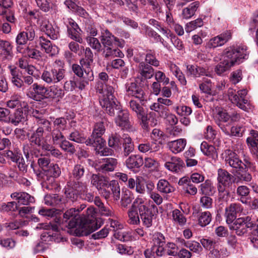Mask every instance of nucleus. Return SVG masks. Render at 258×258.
Listing matches in <instances>:
<instances>
[{
    "label": "nucleus",
    "instance_id": "4",
    "mask_svg": "<svg viewBox=\"0 0 258 258\" xmlns=\"http://www.w3.org/2000/svg\"><path fill=\"white\" fill-rule=\"evenodd\" d=\"M48 88L44 86L34 83L28 89L27 96L34 100L41 101L44 99H48Z\"/></svg>",
    "mask_w": 258,
    "mask_h": 258
},
{
    "label": "nucleus",
    "instance_id": "57",
    "mask_svg": "<svg viewBox=\"0 0 258 258\" xmlns=\"http://www.w3.org/2000/svg\"><path fill=\"white\" fill-rule=\"evenodd\" d=\"M250 135L251 136L247 138V143L255 150H258V132L251 130Z\"/></svg>",
    "mask_w": 258,
    "mask_h": 258
},
{
    "label": "nucleus",
    "instance_id": "12",
    "mask_svg": "<svg viewBox=\"0 0 258 258\" xmlns=\"http://www.w3.org/2000/svg\"><path fill=\"white\" fill-rule=\"evenodd\" d=\"M12 5L11 0H0V15L9 22L15 23L16 19L14 13L10 9Z\"/></svg>",
    "mask_w": 258,
    "mask_h": 258
},
{
    "label": "nucleus",
    "instance_id": "30",
    "mask_svg": "<svg viewBox=\"0 0 258 258\" xmlns=\"http://www.w3.org/2000/svg\"><path fill=\"white\" fill-rule=\"evenodd\" d=\"M143 164L144 160L142 157L138 154L131 155L125 161L126 166L130 169L139 168Z\"/></svg>",
    "mask_w": 258,
    "mask_h": 258
},
{
    "label": "nucleus",
    "instance_id": "15",
    "mask_svg": "<svg viewBox=\"0 0 258 258\" xmlns=\"http://www.w3.org/2000/svg\"><path fill=\"white\" fill-rule=\"evenodd\" d=\"M44 133L41 130L36 129L34 131L29 139L31 146H35L42 149L47 144L44 137Z\"/></svg>",
    "mask_w": 258,
    "mask_h": 258
},
{
    "label": "nucleus",
    "instance_id": "55",
    "mask_svg": "<svg viewBox=\"0 0 258 258\" xmlns=\"http://www.w3.org/2000/svg\"><path fill=\"white\" fill-rule=\"evenodd\" d=\"M250 189L245 185H240L236 189V194L240 197V201L243 204H247V201L244 200V198L249 195Z\"/></svg>",
    "mask_w": 258,
    "mask_h": 258
},
{
    "label": "nucleus",
    "instance_id": "23",
    "mask_svg": "<svg viewBox=\"0 0 258 258\" xmlns=\"http://www.w3.org/2000/svg\"><path fill=\"white\" fill-rule=\"evenodd\" d=\"M233 175L229 173L227 170L220 168L218 170V184L217 185H222L224 187L229 186L232 184V179Z\"/></svg>",
    "mask_w": 258,
    "mask_h": 258
},
{
    "label": "nucleus",
    "instance_id": "62",
    "mask_svg": "<svg viewBox=\"0 0 258 258\" xmlns=\"http://www.w3.org/2000/svg\"><path fill=\"white\" fill-rule=\"evenodd\" d=\"M42 149L49 152V154L54 157L58 159H61L63 157L62 154L58 149L48 143L44 147L43 146Z\"/></svg>",
    "mask_w": 258,
    "mask_h": 258
},
{
    "label": "nucleus",
    "instance_id": "61",
    "mask_svg": "<svg viewBox=\"0 0 258 258\" xmlns=\"http://www.w3.org/2000/svg\"><path fill=\"white\" fill-rule=\"evenodd\" d=\"M80 31L81 30L79 28L78 29H68L69 36L73 40L81 44L83 43V40L81 36Z\"/></svg>",
    "mask_w": 258,
    "mask_h": 258
},
{
    "label": "nucleus",
    "instance_id": "9",
    "mask_svg": "<svg viewBox=\"0 0 258 258\" xmlns=\"http://www.w3.org/2000/svg\"><path fill=\"white\" fill-rule=\"evenodd\" d=\"M144 204V199L137 197L133 202L131 207L129 209L127 214L128 216V223L131 224L138 225L140 223L139 207Z\"/></svg>",
    "mask_w": 258,
    "mask_h": 258
},
{
    "label": "nucleus",
    "instance_id": "53",
    "mask_svg": "<svg viewBox=\"0 0 258 258\" xmlns=\"http://www.w3.org/2000/svg\"><path fill=\"white\" fill-rule=\"evenodd\" d=\"M146 63L154 67L159 66V61L156 58L154 51L151 50L147 51V54L145 58Z\"/></svg>",
    "mask_w": 258,
    "mask_h": 258
},
{
    "label": "nucleus",
    "instance_id": "34",
    "mask_svg": "<svg viewBox=\"0 0 258 258\" xmlns=\"http://www.w3.org/2000/svg\"><path fill=\"white\" fill-rule=\"evenodd\" d=\"M24 119L23 111L21 109H17L14 113L9 114L7 123H11L15 126L18 125Z\"/></svg>",
    "mask_w": 258,
    "mask_h": 258
},
{
    "label": "nucleus",
    "instance_id": "19",
    "mask_svg": "<svg viewBox=\"0 0 258 258\" xmlns=\"http://www.w3.org/2000/svg\"><path fill=\"white\" fill-rule=\"evenodd\" d=\"M109 83H105L104 85L102 84L99 86L98 85L97 90L99 93L102 94V96L100 97V99L112 100L114 99L115 97L113 95L114 90L112 86H110Z\"/></svg>",
    "mask_w": 258,
    "mask_h": 258
},
{
    "label": "nucleus",
    "instance_id": "21",
    "mask_svg": "<svg viewBox=\"0 0 258 258\" xmlns=\"http://www.w3.org/2000/svg\"><path fill=\"white\" fill-rule=\"evenodd\" d=\"M41 29L52 39H56L59 36L58 28L57 27H54L52 24L46 20H44L42 22Z\"/></svg>",
    "mask_w": 258,
    "mask_h": 258
},
{
    "label": "nucleus",
    "instance_id": "56",
    "mask_svg": "<svg viewBox=\"0 0 258 258\" xmlns=\"http://www.w3.org/2000/svg\"><path fill=\"white\" fill-rule=\"evenodd\" d=\"M72 71L78 77L81 78L84 77L86 72L88 70H92L90 67L87 66V68L83 67L82 65L78 64H73L72 66Z\"/></svg>",
    "mask_w": 258,
    "mask_h": 258
},
{
    "label": "nucleus",
    "instance_id": "8",
    "mask_svg": "<svg viewBox=\"0 0 258 258\" xmlns=\"http://www.w3.org/2000/svg\"><path fill=\"white\" fill-rule=\"evenodd\" d=\"M125 89L127 96L138 98L140 101H143L146 99V94L137 80L126 83Z\"/></svg>",
    "mask_w": 258,
    "mask_h": 258
},
{
    "label": "nucleus",
    "instance_id": "63",
    "mask_svg": "<svg viewBox=\"0 0 258 258\" xmlns=\"http://www.w3.org/2000/svg\"><path fill=\"white\" fill-rule=\"evenodd\" d=\"M212 83L211 80L203 78V82L199 84L200 90L205 93L211 94Z\"/></svg>",
    "mask_w": 258,
    "mask_h": 258
},
{
    "label": "nucleus",
    "instance_id": "59",
    "mask_svg": "<svg viewBox=\"0 0 258 258\" xmlns=\"http://www.w3.org/2000/svg\"><path fill=\"white\" fill-rule=\"evenodd\" d=\"M226 187L222 185H217L218 200L219 202H226L228 199L229 192L226 190Z\"/></svg>",
    "mask_w": 258,
    "mask_h": 258
},
{
    "label": "nucleus",
    "instance_id": "14",
    "mask_svg": "<svg viewBox=\"0 0 258 258\" xmlns=\"http://www.w3.org/2000/svg\"><path fill=\"white\" fill-rule=\"evenodd\" d=\"M115 118V123L117 126L122 130H128L132 127V124L129 119V113L126 110H119L117 112Z\"/></svg>",
    "mask_w": 258,
    "mask_h": 258
},
{
    "label": "nucleus",
    "instance_id": "3",
    "mask_svg": "<svg viewBox=\"0 0 258 258\" xmlns=\"http://www.w3.org/2000/svg\"><path fill=\"white\" fill-rule=\"evenodd\" d=\"M229 225V229L234 231L237 235L242 236L247 233L248 228H253L255 224L251 221V218L247 216L237 218Z\"/></svg>",
    "mask_w": 258,
    "mask_h": 258
},
{
    "label": "nucleus",
    "instance_id": "42",
    "mask_svg": "<svg viewBox=\"0 0 258 258\" xmlns=\"http://www.w3.org/2000/svg\"><path fill=\"white\" fill-rule=\"evenodd\" d=\"M86 72L84 77H81L82 80L77 83V87L81 90L84 89L85 87L89 84V82L93 81L94 75L92 70H88Z\"/></svg>",
    "mask_w": 258,
    "mask_h": 258
},
{
    "label": "nucleus",
    "instance_id": "22",
    "mask_svg": "<svg viewBox=\"0 0 258 258\" xmlns=\"http://www.w3.org/2000/svg\"><path fill=\"white\" fill-rule=\"evenodd\" d=\"M104 162L101 163L97 168V171L102 173L113 171L117 164V160L113 158H108L103 159Z\"/></svg>",
    "mask_w": 258,
    "mask_h": 258
},
{
    "label": "nucleus",
    "instance_id": "54",
    "mask_svg": "<svg viewBox=\"0 0 258 258\" xmlns=\"http://www.w3.org/2000/svg\"><path fill=\"white\" fill-rule=\"evenodd\" d=\"M108 146L116 150L120 147L121 145L120 136L116 133L111 134L108 141Z\"/></svg>",
    "mask_w": 258,
    "mask_h": 258
},
{
    "label": "nucleus",
    "instance_id": "1",
    "mask_svg": "<svg viewBox=\"0 0 258 258\" xmlns=\"http://www.w3.org/2000/svg\"><path fill=\"white\" fill-rule=\"evenodd\" d=\"M37 164L41 169H34L38 180L41 182L43 186L49 188V185L53 183L54 178L60 175V168L57 164L51 163L48 157L42 155L38 158Z\"/></svg>",
    "mask_w": 258,
    "mask_h": 258
},
{
    "label": "nucleus",
    "instance_id": "33",
    "mask_svg": "<svg viewBox=\"0 0 258 258\" xmlns=\"http://www.w3.org/2000/svg\"><path fill=\"white\" fill-rule=\"evenodd\" d=\"M200 192L201 195L211 196L216 192V189L211 180L207 179L199 186Z\"/></svg>",
    "mask_w": 258,
    "mask_h": 258
},
{
    "label": "nucleus",
    "instance_id": "45",
    "mask_svg": "<svg viewBox=\"0 0 258 258\" xmlns=\"http://www.w3.org/2000/svg\"><path fill=\"white\" fill-rule=\"evenodd\" d=\"M93 54L90 48L87 47L85 50V57L80 60V63L83 67L87 68L90 67L93 61Z\"/></svg>",
    "mask_w": 258,
    "mask_h": 258
},
{
    "label": "nucleus",
    "instance_id": "2",
    "mask_svg": "<svg viewBox=\"0 0 258 258\" xmlns=\"http://www.w3.org/2000/svg\"><path fill=\"white\" fill-rule=\"evenodd\" d=\"M248 54L246 46L233 45L224 49L222 58L232 67L236 64H239L241 62V59H247Z\"/></svg>",
    "mask_w": 258,
    "mask_h": 258
},
{
    "label": "nucleus",
    "instance_id": "32",
    "mask_svg": "<svg viewBox=\"0 0 258 258\" xmlns=\"http://www.w3.org/2000/svg\"><path fill=\"white\" fill-rule=\"evenodd\" d=\"M186 144V141L184 139H180L173 141L169 142L167 145L170 150L174 154L182 152Z\"/></svg>",
    "mask_w": 258,
    "mask_h": 258
},
{
    "label": "nucleus",
    "instance_id": "38",
    "mask_svg": "<svg viewBox=\"0 0 258 258\" xmlns=\"http://www.w3.org/2000/svg\"><path fill=\"white\" fill-rule=\"evenodd\" d=\"M0 48L2 50V55L3 56V59L4 60H10L13 57V46L12 43L7 40Z\"/></svg>",
    "mask_w": 258,
    "mask_h": 258
},
{
    "label": "nucleus",
    "instance_id": "58",
    "mask_svg": "<svg viewBox=\"0 0 258 258\" xmlns=\"http://www.w3.org/2000/svg\"><path fill=\"white\" fill-rule=\"evenodd\" d=\"M203 25V20L201 18H198L195 21L187 23L185 25V30L187 33H189L197 28L202 27Z\"/></svg>",
    "mask_w": 258,
    "mask_h": 258
},
{
    "label": "nucleus",
    "instance_id": "5",
    "mask_svg": "<svg viewBox=\"0 0 258 258\" xmlns=\"http://www.w3.org/2000/svg\"><path fill=\"white\" fill-rule=\"evenodd\" d=\"M35 36V28L31 25L26 27L25 31L20 32L16 38L17 51L21 52L20 46L26 44L28 41H32Z\"/></svg>",
    "mask_w": 258,
    "mask_h": 258
},
{
    "label": "nucleus",
    "instance_id": "51",
    "mask_svg": "<svg viewBox=\"0 0 258 258\" xmlns=\"http://www.w3.org/2000/svg\"><path fill=\"white\" fill-rule=\"evenodd\" d=\"M60 202L61 198L57 194L46 195L44 198L45 204L48 206H55Z\"/></svg>",
    "mask_w": 258,
    "mask_h": 258
},
{
    "label": "nucleus",
    "instance_id": "41",
    "mask_svg": "<svg viewBox=\"0 0 258 258\" xmlns=\"http://www.w3.org/2000/svg\"><path fill=\"white\" fill-rule=\"evenodd\" d=\"M122 147L123 149V155L127 157L134 150V145L132 139L127 135H124L123 137Z\"/></svg>",
    "mask_w": 258,
    "mask_h": 258
},
{
    "label": "nucleus",
    "instance_id": "25",
    "mask_svg": "<svg viewBox=\"0 0 258 258\" xmlns=\"http://www.w3.org/2000/svg\"><path fill=\"white\" fill-rule=\"evenodd\" d=\"M39 41L41 48L44 49L45 52L48 54L49 56H52L58 53V47L55 45H52L51 42L49 40L46 39L44 37H40Z\"/></svg>",
    "mask_w": 258,
    "mask_h": 258
},
{
    "label": "nucleus",
    "instance_id": "46",
    "mask_svg": "<svg viewBox=\"0 0 258 258\" xmlns=\"http://www.w3.org/2000/svg\"><path fill=\"white\" fill-rule=\"evenodd\" d=\"M10 73L12 76L11 81L17 87L20 88L23 86V81L21 79L19 72L16 68L11 67Z\"/></svg>",
    "mask_w": 258,
    "mask_h": 258
},
{
    "label": "nucleus",
    "instance_id": "50",
    "mask_svg": "<svg viewBox=\"0 0 258 258\" xmlns=\"http://www.w3.org/2000/svg\"><path fill=\"white\" fill-rule=\"evenodd\" d=\"M211 214L209 211L203 212L200 213L199 216V224L202 227L208 225L211 221Z\"/></svg>",
    "mask_w": 258,
    "mask_h": 258
},
{
    "label": "nucleus",
    "instance_id": "7",
    "mask_svg": "<svg viewBox=\"0 0 258 258\" xmlns=\"http://www.w3.org/2000/svg\"><path fill=\"white\" fill-rule=\"evenodd\" d=\"M222 157L224 160L226 165L231 167L239 170L243 169V162L239 158L237 154L230 149L225 150L222 154Z\"/></svg>",
    "mask_w": 258,
    "mask_h": 258
},
{
    "label": "nucleus",
    "instance_id": "37",
    "mask_svg": "<svg viewBox=\"0 0 258 258\" xmlns=\"http://www.w3.org/2000/svg\"><path fill=\"white\" fill-rule=\"evenodd\" d=\"M172 222L180 226H183L186 223V218L178 209H174L171 212Z\"/></svg>",
    "mask_w": 258,
    "mask_h": 258
},
{
    "label": "nucleus",
    "instance_id": "44",
    "mask_svg": "<svg viewBox=\"0 0 258 258\" xmlns=\"http://www.w3.org/2000/svg\"><path fill=\"white\" fill-rule=\"evenodd\" d=\"M35 146H31L27 143L24 144L23 146V151L26 158L28 159L29 155L32 156L38 157L40 153L39 150L34 147Z\"/></svg>",
    "mask_w": 258,
    "mask_h": 258
},
{
    "label": "nucleus",
    "instance_id": "40",
    "mask_svg": "<svg viewBox=\"0 0 258 258\" xmlns=\"http://www.w3.org/2000/svg\"><path fill=\"white\" fill-rule=\"evenodd\" d=\"M86 173V168L81 164H75L71 171V175L75 180H80Z\"/></svg>",
    "mask_w": 258,
    "mask_h": 258
},
{
    "label": "nucleus",
    "instance_id": "27",
    "mask_svg": "<svg viewBox=\"0 0 258 258\" xmlns=\"http://www.w3.org/2000/svg\"><path fill=\"white\" fill-rule=\"evenodd\" d=\"M200 149L203 154L209 158L214 160L218 158V152L214 146L203 141L201 144Z\"/></svg>",
    "mask_w": 258,
    "mask_h": 258
},
{
    "label": "nucleus",
    "instance_id": "26",
    "mask_svg": "<svg viewBox=\"0 0 258 258\" xmlns=\"http://www.w3.org/2000/svg\"><path fill=\"white\" fill-rule=\"evenodd\" d=\"M91 184L98 190L108 186L109 185L108 178L99 174H93L90 178Z\"/></svg>",
    "mask_w": 258,
    "mask_h": 258
},
{
    "label": "nucleus",
    "instance_id": "16",
    "mask_svg": "<svg viewBox=\"0 0 258 258\" xmlns=\"http://www.w3.org/2000/svg\"><path fill=\"white\" fill-rule=\"evenodd\" d=\"M164 166L171 172L179 173L182 171L183 168L184 167V163L179 157H171L170 160L165 163Z\"/></svg>",
    "mask_w": 258,
    "mask_h": 258
},
{
    "label": "nucleus",
    "instance_id": "29",
    "mask_svg": "<svg viewBox=\"0 0 258 258\" xmlns=\"http://www.w3.org/2000/svg\"><path fill=\"white\" fill-rule=\"evenodd\" d=\"M106 130V125L104 120L98 121L95 123L93 130V136L96 137L99 141H97L100 145L103 144L104 139L101 138L102 136L105 133Z\"/></svg>",
    "mask_w": 258,
    "mask_h": 258
},
{
    "label": "nucleus",
    "instance_id": "43",
    "mask_svg": "<svg viewBox=\"0 0 258 258\" xmlns=\"http://www.w3.org/2000/svg\"><path fill=\"white\" fill-rule=\"evenodd\" d=\"M103 54L105 57H119L123 56V53L117 48H113V46H109V47H104Z\"/></svg>",
    "mask_w": 258,
    "mask_h": 258
},
{
    "label": "nucleus",
    "instance_id": "52",
    "mask_svg": "<svg viewBox=\"0 0 258 258\" xmlns=\"http://www.w3.org/2000/svg\"><path fill=\"white\" fill-rule=\"evenodd\" d=\"M52 142L54 145H59L66 139L59 130L56 128L53 130L51 134Z\"/></svg>",
    "mask_w": 258,
    "mask_h": 258
},
{
    "label": "nucleus",
    "instance_id": "24",
    "mask_svg": "<svg viewBox=\"0 0 258 258\" xmlns=\"http://www.w3.org/2000/svg\"><path fill=\"white\" fill-rule=\"evenodd\" d=\"M67 186L75 190V192L80 195V196H82L88 190L87 183L80 180H70L67 183Z\"/></svg>",
    "mask_w": 258,
    "mask_h": 258
},
{
    "label": "nucleus",
    "instance_id": "31",
    "mask_svg": "<svg viewBox=\"0 0 258 258\" xmlns=\"http://www.w3.org/2000/svg\"><path fill=\"white\" fill-rule=\"evenodd\" d=\"M100 40L103 47L113 46L114 40H116V37L112 35L108 29H103L101 33Z\"/></svg>",
    "mask_w": 258,
    "mask_h": 258
},
{
    "label": "nucleus",
    "instance_id": "11",
    "mask_svg": "<svg viewBox=\"0 0 258 258\" xmlns=\"http://www.w3.org/2000/svg\"><path fill=\"white\" fill-rule=\"evenodd\" d=\"M243 211V207L239 203H231L225 209L224 216L226 218V222L230 225L236 219L237 214Z\"/></svg>",
    "mask_w": 258,
    "mask_h": 258
},
{
    "label": "nucleus",
    "instance_id": "48",
    "mask_svg": "<svg viewBox=\"0 0 258 258\" xmlns=\"http://www.w3.org/2000/svg\"><path fill=\"white\" fill-rule=\"evenodd\" d=\"M228 96L229 99L233 104H235L237 107L242 110H245V108L239 103V97L237 94V91L232 88H229L228 90Z\"/></svg>",
    "mask_w": 258,
    "mask_h": 258
},
{
    "label": "nucleus",
    "instance_id": "17",
    "mask_svg": "<svg viewBox=\"0 0 258 258\" xmlns=\"http://www.w3.org/2000/svg\"><path fill=\"white\" fill-rule=\"evenodd\" d=\"M137 71L142 80L151 79L154 75V70L150 65L142 61L139 63Z\"/></svg>",
    "mask_w": 258,
    "mask_h": 258
},
{
    "label": "nucleus",
    "instance_id": "20",
    "mask_svg": "<svg viewBox=\"0 0 258 258\" xmlns=\"http://www.w3.org/2000/svg\"><path fill=\"white\" fill-rule=\"evenodd\" d=\"M152 247L154 251H157V253H161L162 254L165 252L164 246L165 244V239L164 235L160 233L156 232L154 234L152 237Z\"/></svg>",
    "mask_w": 258,
    "mask_h": 258
},
{
    "label": "nucleus",
    "instance_id": "13",
    "mask_svg": "<svg viewBox=\"0 0 258 258\" xmlns=\"http://www.w3.org/2000/svg\"><path fill=\"white\" fill-rule=\"evenodd\" d=\"M185 73L187 77H192L194 78L204 76L207 77L211 76L207 69L196 64H187L186 66Z\"/></svg>",
    "mask_w": 258,
    "mask_h": 258
},
{
    "label": "nucleus",
    "instance_id": "28",
    "mask_svg": "<svg viewBox=\"0 0 258 258\" xmlns=\"http://www.w3.org/2000/svg\"><path fill=\"white\" fill-rule=\"evenodd\" d=\"M11 197L20 205H28L34 201L33 197L25 192H15L12 194Z\"/></svg>",
    "mask_w": 258,
    "mask_h": 258
},
{
    "label": "nucleus",
    "instance_id": "39",
    "mask_svg": "<svg viewBox=\"0 0 258 258\" xmlns=\"http://www.w3.org/2000/svg\"><path fill=\"white\" fill-rule=\"evenodd\" d=\"M200 3L198 1L191 3L187 7L182 10V15L184 19H188L193 16L198 8L199 7Z\"/></svg>",
    "mask_w": 258,
    "mask_h": 258
},
{
    "label": "nucleus",
    "instance_id": "64",
    "mask_svg": "<svg viewBox=\"0 0 258 258\" xmlns=\"http://www.w3.org/2000/svg\"><path fill=\"white\" fill-rule=\"evenodd\" d=\"M248 239L253 248L258 249V230H252L248 234Z\"/></svg>",
    "mask_w": 258,
    "mask_h": 258
},
{
    "label": "nucleus",
    "instance_id": "18",
    "mask_svg": "<svg viewBox=\"0 0 258 258\" xmlns=\"http://www.w3.org/2000/svg\"><path fill=\"white\" fill-rule=\"evenodd\" d=\"M100 99L99 102L102 108L105 109L106 112L110 116L115 115V110L118 111L121 110L120 106L116 103V99L105 100Z\"/></svg>",
    "mask_w": 258,
    "mask_h": 258
},
{
    "label": "nucleus",
    "instance_id": "49",
    "mask_svg": "<svg viewBox=\"0 0 258 258\" xmlns=\"http://www.w3.org/2000/svg\"><path fill=\"white\" fill-rule=\"evenodd\" d=\"M5 152L7 159L14 163H16L22 157L20 150L17 148L14 149V150H6Z\"/></svg>",
    "mask_w": 258,
    "mask_h": 258
},
{
    "label": "nucleus",
    "instance_id": "35",
    "mask_svg": "<svg viewBox=\"0 0 258 258\" xmlns=\"http://www.w3.org/2000/svg\"><path fill=\"white\" fill-rule=\"evenodd\" d=\"M48 99H57L59 100L64 95V91L57 85H52L48 88Z\"/></svg>",
    "mask_w": 258,
    "mask_h": 258
},
{
    "label": "nucleus",
    "instance_id": "60",
    "mask_svg": "<svg viewBox=\"0 0 258 258\" xmlns=\"http://www.w3.org/2000/svg\"><path fill=\"white\" fill-rule=\"evenodd\" d=\"M41 78L48 84H54L53 68L49 70H44L41 75Z\"/></svg>",
    "mask_w": 258,
    "mask_h": 258
},
{
    "label": "nucleus",
    "instance_id": "6",
    "mask_svg": "<svg viewBox=\"0 0 258 258\" xmlns=\"http://www.w3.org/2000/svg\"><path fill=\"white\" fill-rule=\"evenodd\" d=\"M64 221L66 223L65 226L69 229L74 228L78 225H81L84 222L80 219V216L76 211V208H71L63 214Z\"/></svg>",
    "mask_w": 258,
    "mask_h": 258
},
{
    "label": "nucleus",
    "instance_id": "10",
    "mask_svg": "<svg viewBox=\"0 0 258 258\" xmlns=\"http://www.w3.org/2000/svg\"><path fill=\"white\" fill-rule=\"evenodd\" d=\"M140 219H141L143 225L147 228L152 225L153 217L154 215L150 209L148 208L146 202L144 199V204L139 207Z\"/></svg>",
    "mask_w": 258,
    "mask_h": 258
},
{
    "label": "nucleus",
    "instance_id": "47",
    "mask_svg": "<svg viewBox=\"0 0 258 258\" xmlns=\"http://www.w3.org/2000/svg\"><path fill=\"white\" fill-rule=\"evenodd\" d=\"M54 84L61 81L65 77L66 71L63 67H53Z\"/></svg>",
    "mask_w": 258,
    "mask_h": 258
},
{
    "label": "nucleus",
    "instance_id": "36",
    "mask_svg": "<svg viewBox=\"0 0 258 258\" xmlns=\"http://www.w3.org/2000/svg\"><path fill=\"white\" fill-rule=\"evenodd\" d=\"M158 190L163 194H168L175 190V188L165 179H160L157 184Z\"/></svg>",
    "mask_w": 258,
    "mask_h": 258
}]
</instances>
